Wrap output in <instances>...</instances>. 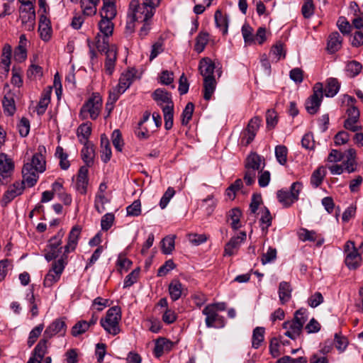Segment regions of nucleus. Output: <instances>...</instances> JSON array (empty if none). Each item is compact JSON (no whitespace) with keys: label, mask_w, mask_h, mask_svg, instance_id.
<instances>
[{"label":"nucleus","mask_w":363,"mask_h":363,"mask_svg":"<svg viewBox=\"0 0 363 363\" xmlns=\"http://www.w3.org/2000/svg\"><path fill=\"white\" fill-rule=\"evenodd\" d=\"M66 260L65 258L60 257L52 263L51 269L45 275L43 281V286L45 287L50 288L60 280L67 264Z\"/></svg>","instance_id":"nucleus-8"},{"label":"nucleus","mask_w":363,"mask_h":363,"mask_svg":"<svg viewBox=\"0 0 363 363\" xmlns=\"http://www.w3.org/2000/svg\"><path fill=\"white\" fill-rule=\"evenodd\" d=\"M140 269L137 268L128 274L124 279L123 288H128L133 285L138 280Z\"/></svg>","instance_id":"nucleus-63"},{"label":"nucleus","mask_w":363,"mask_h":363,"mask_svg":"<svg viewBox=\"0 0 363 363\" xmlns=\"http://www.w3.org/2000/svg\"><path fill=\"white\" fill-rule=\"evenodd\" d=\"M308 310L305 308L297 310L291 320L283 323L282 327L286 330L284 335L293 340H296L302 333L303 325L308 318Z\"/></svg>","instance_id":"nucleus-1"},{"label":"nucleus","mask_w":363,"mask_h":363,"mask_svg":"<svg viewBox=\"0 0 363 363\" xmlns=\"http://www.w3.org/2000/svg\"><path fill=\"white\" fill-rule=\"evenodd\" d=\"M89 329V325L86 320L78 321L72 328V335L77 337L84 333Z\"/></svg>","instance_id":"nucleus-58"},{"label":"nucleus","mask_w":363,"mask_h":363,"mask_svg":"<svg viewBox=\"0 0 363 363\" xmlns=\"http://www.w3.org/2000/svg\"><path fill=\"white\" fill-rule=\"evenodd\" d=\"M48 341V339L45 337L43 336V338L41 339L36 346L35 347L33 353L32 357H35L38 359V360H40V362H42L43 358L44 357L46 352H47V342Z\"/></svg>","instance_id":"nucleus-40"},{"label":"nucleus","mask_w":363,"mask_h":363,"mask_svg":"<svg viewBox=\"0 0 363 363\" xmlns=\"http://www.w3.org/2000/svg\"><path fill=\"white\" fill-rule=\"evenodd\" d=\"M346 254L345 263L350 269H356L361 265L362 257L355 247L354 242L349 240L345 243Z\"/></svg>","instance_id":"nucleus-10"},{"label":"nucleus","mask_w":363,"mask_h":363,"mask_svg":"<svg viewBox=\"0 0 363 363\" xmlns=\"http://www.w3.org/2000/svg\"><path fill=\"white\" fill-rule=\"evenodd\" d=\"M277 198L284 208H289L298 201L296 199H293L288 190L284 189L277 191Z\"/></svg>","instance_id":"nucleus-32"},{"label":"nucleus","mask_w":363,"mask_h":363,"mask_svg":"<svg viewBox=\"0 0 363 363\" xmlns=\"http://www.w3.org/2000/svg\"><path fill=\"white\" fill-rule=\"evenodd\" d=\"M67 331V324L65 323V318L62 317L54 320L45 329L43 336L48 340L53 336L58 335L63 337L65 335Z\"/></svg>","instance_id":"nucleus-12"},{"label":"nucleus","mask_w":363,"mask_h":363,"mask_svg":"<svg viewBox=\"0 0 363 363\" xmlns=\"http://www.w3.org/2000/svg\"><path fill=\"white\" fill-rule=\"evenodd\" d=\"M175 238L176 235H168L162 240V252L164 255H169L174 250Z\"/></svg>","instance_id":"nucleus-45"},{"label":"nucleus","mask_w":363,"mask_h":363,"mask_svg":"<svg viewBox=\"0 0 363 363\" xmlns=\"http://www.w3.org/2000/svg\"><path fill=\"white\" fill-rule=\"evenodd\" d=\"M269 54L274 57L275 62L284 59L286 57V51L284 49V43L281 41L277 42L272 47Z\"/></svg>","instance_id":"nucleus-48"},{"label":"nucleus","mask_w":363,"mask_h":363,"mask_svg":"<svg viewBox=\"0 0 363 363\" xmlns=\"http://www.w3.org/2000/svg\"><path fill=\"white\" fill-rule=\"evenodd\" d=\"M176 267L172 259L167 260L157 270V277H164Z\"/></svg>","instance_id":"nucleus-64"},{"label":"nucleus","mask_w":363,"mask_h":363,"mask_svg":"<svg viewBox=\"0 0 363 363\" xmlns=\"http://www.w3.org/2000/svg\"><path fill=\"white\" fill-rule=\"evenodd\" d=\"M14 162L8 155L0 153V185H7L14 172Z\"/></svg>","instance_id":"nucleus-9"},{"label":"nucleus","mask_w":363,"mask_h":363,"mask_svg":"<svg viewBox=\"0 0 363 363\" xmlns=\"http://www.w3.org/2000/svg\"><path fill=\"white\" fill-rule=\"evenodd\" d=\"M169 294L173 301L179 300L183 291V285L179 280H173L168 287Z\"/></svg>","instance_id":"nucleus-35"},{"label":"nucleus","mask_w":363,"mask_h":363,"mask_svg":"<svg viewBox=\"0 0 363 363\" xmlns=\"http://www.w3.org/2000/svg\"><path fill=\"white\" fill-rule=\"evenodd\" d=\"M95 46L99 52H104L111 50L114 45H109L108 38L106 36H102L100 33H98L95 37Z\"/></svg>","instance_id":"nucleus-42"},{"label":"nucleus","mask_w":363,"mask_h":363,"mask_svg":"<svg viewBox=\"0 0 363 363\" xmlns=\"http://www.w3.org/2000/svg\"><path fill=\"white\" fill-rule=\"evenodd\" d=\"M194 110V104L192 102H189L186 105L182 113V125H187L191 120Z\"/></svg>","instance_id":"nucleus-53"},{"label":"nucleus","mask_w":363,"mask_h":363,"mask_svg":"<svg viewBox=\"0 0 363 363\" xmlns=\"http://www.w3.org/2000/svg\"><path fill=\"white\" fill-rule=\"evenodd\" d=\"M323 99V84L321 82L315 84L313 88V94L305 102L307 112L311 115L315 114L320 108Z\"/></svg>","instance_id":"nucleus-6"},{"label":"nucleus","mask_w":363,"mask_h":363,"mask_svg":"<svg viewBox=\"0 0 363 363\" xmlns=\"http://www.w3.org/2000/svg\"><path fill=\"white\" fill-rule=\"evenodd\" d=\"M25 164H30L31 168L39 173H43L45 171L46 162L45 157L42 154L40 147L38 149V152L33 155L31 162L26 163Z\"/></svg>","instance_id":"nucleus-22"},{"label":"nucleus","mask_w":363,"mask_h":363,"mask_svg":"<svg viewBox=\"0 0 363 363\" xmlns=\"http://www.w3.org/2000/svg\"><path fill=\"white\" fill-rule=\"evenodd\" d=\"M292 288L291 284L287 281H281L279 284V298L281 303L284 305L291 298Z\"/></svg>","instance_id":"nucleus-28"},{"label":"nucleus","mask_w":363,"mask_h":363,"mask_svg":"<svg viewBox=\"0 0 363 363\" xmlns=\"http://www.w3.org/2000/svg\"><path fill=\"white\" fill-rule=\"evenodd\" d=\"M101 17L113 19L116 15V9L114 2L104 0V5L100 13Z\"/></svg>","instance_id":"nucleus-38"},{"label":"nucleus","mask_w":363,"mask_h":363,"mask_svg":"<svg viewBox=\"0 0 363 363\" xmlns=\"http://www.w3.org/2000/svg\"><path fill=\"white\" fill-rule=\"evenodd\" d=\"M127 215L130 216H138L141 214V202L139 199L135 200L132 204L126 208Z\"/></svg>","instance_id":"nucleus-61"},{"label":"nucleus","mask_w":363,"mask_h":363,"mask_svg":"<svg viewBox=\"0 0 363 363\" xmlns=\"http://www.w3.org/2000/svg\"><path fill=\"white\" fill-rule=\"evenodd\" d=\"M99 28L103 34L102 36L109 38V36L112 35L113 30V23L111 22V19L101 18L99 23Z\"/></svg>","instance_id":"nucleus-44"},{"label":"nucleus","mask_w":363,"mask_h":363,"mask_svg":"<svg viewBox=\"0 0 363 363\" xmlns=\"http://www.w3.org/2000/svg\"><path fill=\"white\" fill-rule=\"evenodd\" d=\"M337 26L340 30V31L343 35H348L350 33L352 26L349 23V21L346 19L345 17L341 16L338 18L337 22Z\"/></svg>","instance_id":"nucleus-60"},{"label":"nucleus","mask_w":363,"mask_h":363,"mask_svg":"<svg viewBox=\"0 0 363 363\" xmlns=\"http://www.w3.org/2000/svg\"><path fill=\"white\" fill-rule=\"evenodd\" d=\"M111 140L113 145L118 152H122L124 145V142L122 138V135L118 129L113 131L111 135Z\"/></svg>","instance_id":"nucleus-54"},{"label":"nucleus","mask_w":363,"mask_h":363,"mask_svg":"<svg viewBox=\"0 0 363 363\" xmlns=\"http://www.w3.org/2000/svg\"><path fill=\"white\" fill-rule=\"evenodd\" d=\"M287 155H288V149L284 145H277L275 147V157L277 162L281 165H284L287 162Z\"/></svg>","instance_id":"nucleus-51"},{"label":"nucleus","mask_w":363,"mask_h":363,"mask_svg":"<svg viewBox=\"0 0 363 363\" xmlns=\"http://www.w3.org/2000/svg\"><path fill=\"white\" fill-rule=\"evenodd\" d=\"M38 30L43 40H50L51 37L50 21L45 14L40 16Z\"/></svg>","instance_id":"nucleus-23"},{"label":"nucleus","mask_w":363,"mask_h":363,"mask_svg":"<svg viewBox=\"0 0 363 363\" xmlns=\"http://www.w3.org/2000/svg\"><path fill=\"white\" fill-rule=\"evenodd\" d=\"M91 123L87 121L82 123L77 130V135L81 144L90 143L89 138L91 134Z\"/></svg>","instance_id":"nucleus-27"},{"label":"nucleus","mask_w":363,"mask_h":363,"mask_svg":"<svg viewBox=\"0 0 363 363\" xmlns=\"http://www.w3.org/2000/svg\"><path fill=\"white\" fill-rule=\"evenodd\" d=\"M44 328L43 324H39L35 326L29 333V336L27 341V345L29 347H31L36 342L38 337L41 334Z\"/></svg>","instance_id":"nucleus-56"},{"label":"nucleus","mask_w":363,"mask_h":363,"mask_svg":"<svg viewBox=\"0 0 363 363\" xmlns=\"http://www.w3.org/2000/svg\"><path fill=\"white\" fill-rule=\"evenodd\" d=\"M346 72L350 77H355L357 76L362 69V65L360 62L356 60L349 62L346 65Z\"/></svg>","instance_id":"nucleus-49"},{"label":"nucleus","mask_w":363,"mask_h":363,"mask_svg":"<svg viewBox=\"0 0 363 363\" xmlns=\"http://www.w3.org/2000/svg\"><path fill=\"white\" fill-rule=\"evenodd\" d=\"M81 232L82 228L79 225L72 227L68 235L67 242L64 246V252L61 256L62 258L67 259V255L76 249Z\"/></svg>","instance_id":"nucleus-16"},{"label":"nucleus","mask_w":363,"mask_h":363,"mask_svg":"<svg viewBox=\"0 0 363 363\" xmlns=\"http://www.w3.org/2000/svg\"><path fill=\"white\" fill-rule=\"evenodd\" d=\"M244 167L245 171L243 179L247 186H251L255 182L257 172L264 168L265 160L257 152H251L245 160Z\"/></svg>","instance_id":"nucleus-2"},{"label":"nucleus","mask_w":363,"mask_h":363,"mask_svg":"<svg viewBox=\"0 0 363 363\" xmlns=\"http://www.w3.org/2000/svg\"><path fill=\"white\" fill-rule=\"evenodd\" d=\"M326 169L323 166L318 167L311 174L310 183L313 188H318L322 184L325 175Z\"/></svg>","instance_id":"nucleus-34"},{"label":"nucleus","mask_w":363,"mask_h":363,"mask_svg":"<svg viewBox=\"0 0 363 363\" xmlns=\"http://www.w3.org/2000/svg\"><path fill=\"white\" fill-rule=\"evenodd\" d=\"M199 69L201 74L205 77H215L213 75L215 64L209 58H203L199 62Z\"/></svg>","instance_id":"nucleus-25"},{"label":"nucleus","mask_w":363,"mask_h":363,"mask_svg":"<svg viewBox=\"0 0 363 363\" xmlns=\"http://www.w3.org/2000/svg\"><path fill=\"white\" fill-rule=\"evenodd\" d=\"M137 70L135 68H130L123 73L119 79V82L116 87L119 92L124 93L128 89L134 81Z\"/></svg>","instance_id":"nucleus-19"},{"label":"nucleus","mask_w":363,"mask_h":363,"mask_svg":"<svg viewBox=\"0 0 363 363\" xmlns=\"http://www.w3.org/2000/svg\"><path fill=\"white\" fill-rule=\"evenodd\" d=\"M18 130L19 132V134L21 137L25 138L26 137L30 131V121L28 118L23 117L18 125Z\"/></svg>","instance_id":"nucleus-62"},{"label":"nucleus","mask_w":363,"mask_h":363,"mask_svg":"<svg viewBox=\"0 0 363 363\" xmlns=\"http://www.w3.org/2000/svg\"><path fill=\"white\" fill-rule=\"evenodd\" d=\"M214 18L216 27L222 31L223 35H226L228 30V18L227 15H223L221 11L217 10L215 12Z\"/></svg>","instance_id":"nucleus-37"},{"label":"nucleus","mask_w":363,"mask_h":363,"mask_svg":"<svg viewBox=\"0 0 363 363\" xmlns=\"http://www.w3.org/2000/svg\"><path fill=\"white\" fill-rule=\"evenodd\" d=\"M242 212L238 208H234L229 212V216L232 220L231 227L234 230H238L240 228V217Z\"/></svg>","instance_id":"nucleus-55"},{"label":"nucleus","mask_w":363,"mask_h":363,"mask_svg":"<svg viewBox=\"0 0 363 363\" xmlns=\"http://www.w3.org/2000/svg\"><path fill=\"white\" fill-rule=\"evenodd\" d=\"M347 114L348 117L344 122L345 128L352 132L362 130V126L357 125L359 119V109L352 106L347 110Z\"/></svg>","instance_id":"nucleus-17"},{"label":"nucleus","mask_w":363,"mask_h":363,"mask_svg":"<svg viewBox=\"0 0 363 363\" xmlns=\"http://www.w3.org/2000/svg\"><path fill=\"white\" fill-rule=\"evenodd\" d=\"M261 122L262 119L259 116H255L250 120L246 128L242 133V143H245V145H250L253 141Z\"/></svg>","instance_id":"nucleus-13"},{"label":"nucleus","mask_w":363,"mask_h":363,"mask_svg":"<svg viewBox=\"0 0 363 363\" xmlns=\"http://www.w3.org/2000/svg\"><path fill=\"white\" fill-rule=\"evenodd\" d=\"M65 231L60 229L55 235L52 236L49 240L45 248V259L48 261H52L58 257L62 252L64 247H62V240L65 235Z\"/></svg>","instance_id":"nucleus-5"},{"label":"nucleus","mask_w":363,"mask_h":363,"mask_svg":"<svg viewBox=\"0 0 363 363\" xmlns=\"http://www.w3.org/2000/svg\"><path fill=\"white\" fill-rule=\"evenodd\" d=\"M50 102V93H44L40 99L37 106V113L39 116L43 115Z\"/></svg>","instance_id":"nucleus-52"},{"label":"nucleus","mask_w":363,"mask_h":363,"mask_svg":"<svg viewBox=\"0 0 363 363\" xmlns=\"http://www.w3.org/2000/svg\"><path fill=\"white\" fill-rule=\"evenodd\" d=\"M342 39L338 32L332 33L328 37V51L331 54L337 52L342 46Z\"/></svg>","instance_id":"nucleus-29"},{"label":"nucleus","mask_w":363,"mask_h":363,"mask_svg":"<svg viewBox=\"0 0 363 363\" xmlns=\"http://www.w3.org/2000/svg\"><path fill=\"white\" fill-rule=\"evenodd\" d=\"M116 55V49L115 47H112L111 50H108L106 52L105 69L108 75H111L114 72L117 58Z\"/></svg>","instance_id":"nucleus-30"},{"label":"nucleus","mask_w":363,"mask_h":363,"mask_svg":"<svg viewBox=\"0 0 363 363\" xmlns=\"http://www.w3.org/2000/svg\"><path fill=\"white\" fill-rule=\"evenodd\" d=\"M246 233L241 231L237 236H234L226 243L224 249V255L232 256L235 255L239 249L241 243L246 239Z\"/></svg>","instance_id":"nucleus-18"},{"label":"nucleus","mask_w":363,"mask_h":363,"mask_svg":"<svg viewBox=\"0 0 363 363\" xmlns=\"http://www.w3.org/2000/svg\"><path fill=\"white\" fill-rule=\"evenodd\" d=\"M12 55L11 46L6 44L2 50L1 63L5 66V71L8 72L11 65V58Z\"/></svg>","instance_id":"nucleus-50"},{"label":"nucleus","mask_w":363,"mask_h":363,"mask_svg":"<svg viewBox=\"0 0 363 363\" xmlns=\"http://www.w3.org/2000/svg\"><path fill=\"white\" fill-rule=\"evenodd\" d=\"M174 346V342L165 337H159L155 343L154 354L156 357L159 358L164 353L170 352Z\"/></svg>","instance_id":"nucleus-20"},{"label":"nucleus","mask_w":363,"mask_h":363,"mask_svg":"<svg viewBox=\"0 0 363 363\" xmlns=\"http://www.w3.org/2000/svg\"><path fill=\"white\" fill-rule=\"evenodd\" d=\"M162 109L164 115V128L169 130L173 126L174 105H165L162 107Z\"/></svg>","instance_id":"nucleus-39"},{"label":"nucleus","mask_w":363,"mask_h":363,"mask_svg":"<svg viewBox=\"0 0 363 363\" xmlns=\"http://www.w3.org/2000/svg\"><path fill=\"white\" fill-rule=\"evenodd\" d=\"M79 3L83 15L89 16L96 13V8L100 0H79Z\"/></svg>","instance_id":"nucleus-31"},{"label":"nucleus","mask_w":363,"mask_h":363,"mask_svg":"<svg viewBox=\"0 0 363 363\" xmlns=\"http://www.w3.org/2000/svg\"><path fill=\"white\" fill-rule=\"evenodd\" d=\"M340 89V83L337 79L330 77L326 80V86L325 89V96L326 97H334Z\"/></svg>","instance_id":"nucleus-33"},{"label":"nucleus","mask_w":363,"mask_h":363,"mask_svg":"<svg viewBox=\"0 0 363 363\" xmlns=\"http://www.w3.org/2000/svg\"><path fill=\"white\" fill-rule=\"evenodd\" d=\"M121 320V309L116 306L110 308L106 313L105 318H102L100 324L104 330L113 336L121 332L119 322Z\"/></svg>","instance_id":"nucleus-4"},{"label":"nucleus","mask_w":363,"mask_h":363,"mask_svg":"<svg viewBox=\"0 0 363 363\" xmlns=\"http://www.w3.org/2000/svg\"><path fill=\"white\" fill-rule=\"evenodd\" d=\"M4 112L7 116H11L16 112V105L13 98L10 95H5L2 100Z\"/></svg>","instance_id":"nucleus-43"},{"label":"nucleus","mask_w":363,"mask_h":363,"mask_svg":"<svg viewBox=\"0 0 363 363\" xmlns=\"http://www.w3.org/2000/svg\"><path fill=\"white\" fill-rule=\"evenodd\" d=\"M206 316L205 323L207 328H223L225 325V319L213 310V307L206 306L202 311Z\"/></svg>","instance_id":"nucleus-11"},{"label":"nucleus","mask_w":363,"mask_h":363,"mask_svg":"<svg viewBox=\"0 0 363 363\" xmlns=\"http://www.w3.org/2000/svg\"><path fill=\"white\" fill-rule=\"evenodd\" d=\"M262 215L259 219V222L262 225V230L267 231L269 227L272 225V217L271 213L267 207L264 206L261 209Z\"/></svg>","instance_id":"nucleus-46"},{"label":"nucleus","mask_w":363,"mask_h":363,"mask_svg":"<svg viewBox=\"0 0 363 363\" xmlns=\"http://www.w3.org/2000/svg\"><path fill=\"white\" fill-rule=\"evenodd\" d=\"M25 188L24 182L19 181L15 182L12 185L9 186L1 200V206H6L16 197L21 195Z\"/></svg>","instance_id":"nucleus-14"},{"label":"nucleus","mask_w":363,"mask_h":363,"mask_svg":"<svg viewBox=\"0 0 363 363\" xmlns=\"http://www.w3.org/2000/svg\"><path fill=\"white\" fill-rule=\"evenodd\" d=\"M298 238L303 241L314 242L316 240V232L314 230H309L306 228H301L298 233Z\"/></svg>","instance_id":"nucleus-57"},{"label":"nucleus","mask_w":363,"mask_h":363,"mask_svg":"<svg viewBox=\"0 0 363 363\" xmlns=\"http://www.w3.org/2000/svg\"><path fill=\"white\" fill-rule=\"evenodd\" d=\"M152 99L161 107L163 106L162 104H166V105H174L171 94L162 89H157L155 90L152 94Z\"/></svg>","instance_id":"nucleus-26"},{"label":"nucleus","mask_w":363,"mask_h":363,"mask_svg":"<svg viewBox=\"0 0 363 363\" xmlns=\"http://www.w3.org/2000/svg\"><path fill=\"white\" fill-rule=\"evenodd\" d=\"M208 33L207 32H200L196 38V43L194 50L198 53L203 51L206 45L208 42Z\"/></svg>","instance_id":"nucleus-47"},{"label":"nucleus","mask_w":363,"mask_h":363,"mask_svg":"<svg viewBox=\"0 0 363 363\" xmlns=\"http://www.w3.org/2000/svg\"><path fill=\"white\" fill-rule=\"evenodd\" d=\"M102 105V99L99 96L93 94L87 101L82 106L79 117L84 120L89 114L92 120H95L99 115L101 107Z\"/></svg>","instance_id":"nucleus-7"},{"label":"nucleus","mask_w":363,"mask_h":363,"mask_svg":"<svg viewBox=\"0 0 363 363\" xmlns=\"http://www.w3.org/2000/svg\"><path fill=\"white\" fill-rule=\"evenodd\" d=\"M216 87V81L215 77H205L203 79V98L206 101L211 99Z\"/></svg>","instance_id":"nucleus-36"},{"label":"nucleus","mask_w":363,"mask_h":363,"mask_svg":"<svg viewBox=\"0 0 363 363\" xmlns=\"http://www.w3.org/2000/svg\"><path fill=\"white\" fill-rule=\"evenodd\" d=\"M20 18L21 23L28 31H32L35 26V7H22L19 8Z\"/></svg>","instance_id":"nucleus-15"},{"label":"nucleus","mask_w":363,"mask_h":363,"mask_svg":"<svg viewBox=\"0 0 363 363\" xmlns=\"http://www.w3.org/2000/svg\"><path fill=\"white\" fill-rule=\"evenodd\" d=\"M152 0H144L142 4L139 0H132L129 5L128 15L133 18L137 23L147 21L153 16L152 10L158 6L151 4Z\"/></svg>","instance_id":"nucleus-3"},{"label":"nucleus","mask_w":363,"mask_h":363,"mask_svg":"<svg viewBox=\"0 0 363 363\" xmlns=\"http://www.w3.org/2000/svg\"><path fill=\"white\" fill-rule=\"evenodd\" d=\"M278 123V116L274 109L267 110L266 113V123L268 129H273Z\"/></svg>","instance_id":"nucleus-59"},{"label":"nucleus","mask_w":363,"mask_h":363,"mask_svg":"<svg viewBox=\"0 0 363 363\" xmlns=\"http://www.w3.org/2000/svg\"><path fill=\"white\" fill-rule=\"evenodd\" d=\"M264 328L256 327L252 332V347L258 349L264 340Z\"/></svg>","instance_id":"nucleus-41"},{"label":"nucleus","mask_w":363,"mask_h":363,"mask_svg":"<svg viewBox=\"0 0 363 363\" xmlns=\"http://www.w3.org/2000/svg\"><path fill=\"white\" fill-rule=\"evenodd\" d=\"M82 145L84 147L81 150L82 159L87 167H91L95 157L94 145L91 143H82Z\"/></svg>","instance_id":"nucleus-24"},{"label":"nucleus","mask_w":363,"mask_h":363,"mask_svg":"<svg viewBox=\"0 0 363 363\" xmlns=\"http://www.w3.org/2000/svg\"><path fill=\"white\" fill-rule=\"evenodd\" d=\"M23 180L21 182L26 183L28 187H33L35 185L38 179V174L36 171L31 168L30 164H24L22 168Z\"/></svg>","instance_id":"nucleus-21"}]
</instances>
